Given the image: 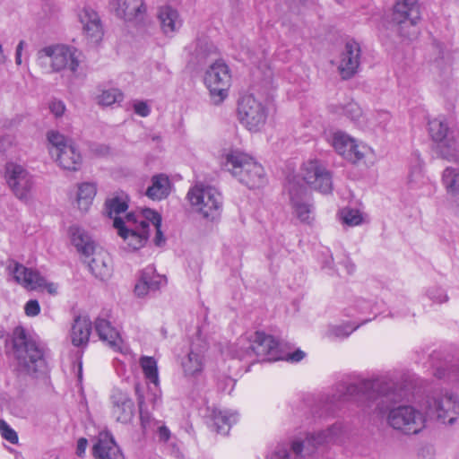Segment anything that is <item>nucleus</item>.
<instances>
[{
	"label": "nucleus",
	"mask_w": 459,
	"mask_h": 459,
	"mask_svg": "<svg viewBox=\"0 0 459 459\" xmlns=\"http://www.w3.org/2000/svg\"><path fill=\"white\" fill-rule=\"evenodd\" d=\"M49 109L52 114L56 117L63 116L65 110V106L63 101L58 100H53L49 103Z\"/></svg>",
	"instance_id": "nucleus-50"
},
{
	"label": "nucleus",
	"mask_w": 459,
	"mask_h": 459,
	"mask_svg": "<svg viewBox=\"0 0 459 459\" xmlns=\"http://www.w3.org/2000/svg\"><path fill=\"white\" fill-rule=\"evenodd\" d=\"M350 326H336L331 330V334L334 337L338 338H345L348 337L356 328Z\"/></svg>",
	"instance_id": "nucleus-49"
},
{
	"label": "nucleus",
	"mask_w": 459,
	"mask_h": 459,
	"mask_svg": "<svg viewBox=\"0 0 459 459\" xmlns=\"http://www.w3.org/2000/svg\"><path fill=\"white\" fill-rule=\"evenodd\" d=\"M91 255H92V258L88 262V268L91 274L100 281L108 279L112 273L108 255L104 251L96 252L94 250Z\"/></svg>",
	"instance_id": "nucleus-27"
},
{
	"label": "nucleus",
	"mask_w": 459,
	"mask_h": 459,
	"mask_svg": "<svg viewBox=\"0 0 459 459\" xmlns=\"http://www.w3.org/2000/svg\"><path fill=\"white\" fill-rule=\"evenodd\" d=\"M287 188L295 214L300 221L310 223L311 207L303 202V197L307 191L306 187L299 185L295 179H292L289 180Z\"/></svg>",
	"instance_id": "nucleus-21"
},
{
	"label": "nucleus",
	"mask_w": 459,
	"mask_h": 459,
	"mask_svg": "<svg viewBox=\"0 0 459 459\" xmlns=\"http://www.w3.org/2000/svg\"><path fill=\"white\" fill-rule=\"evenodd\" d=\"M96 459H124V455L108 433H100L92 448Z\"/></svg>",
	"instance_id": "nucleus-25"
},
{
	"label": "nucleus",
	"mask_w": 459,
	"mask_h": 459,
	"mask_svg": "<svg viewBox=\"0 0 459 459\" xmlns=\"http://www.w3.org/2000/svg\"><path fill=\"white\" fill-rule=\"evenodd\" d=\"M210 428L219 434L227 435L233 423L238 420V414L230 411L213 409L209 416Z\"/></svg>",
	"instance_id": "nucleus-28"
},
{
	"label": "nucleus",
	"mask_w": 459,
	"mask_h": 459,
	"mask_svg": "<svg viewBox=\"0 0 459 459\" xmlns=\"http://www.w3.org/2000/svg\"><path fill=\"white\" fill-rule=\"evenodd\" d=\"M112 415L117 421L123 424L131 422L134 415V403L128 394L114 389L111 394Z\"/></svg>",
	"instance_id": "nucleus-20"
},
{
	"label": "nucleus",
	"mask_w": 459,
	"mask_h": 459,
	"mask_svg": "<svg viewBox=\"0 0 459 459\" xmlns=\"http://www.w3.org/2000/svg\"><path fill=\"white\" fill-rule=\"evenodd\" d=\"M25 314L28 316H36L40 312V307L36 299L29 300L24 306Z\"/></svg>",
	"instance_id": "nucleus-47"
},
{
	"label": "nucleus",
	"mask_w": 459,
	"mask_h": 459,
	"mask_svg": "<svg viewBox=\"0 0 459 459\" xmlns=\"http://www.w3.org/2000/svg\"><path fill=\"white\" fill-rule=\"evenodd\" d=\"M435 376L437 378L447 377L450 381L459 384V363L451 366L448 371L445 368H437Z\"/></svg>",
	"instance_id": "nucleus-41"
},
{
	"label": "nucleus",
	"mask_w": 459,
	"mask_h": 459,
	"mask_svg": "<svg viewBox=\"0 0 459 459\" xmlns=\"http://www.w3.org/2000/svg\"><path fill=\"white\" fill-rule=\"evenodd\" d=\"M145 281L150 290L155 291L167 283V279L162 275L157 274L155 269L152 267V273H150L148 279H145Z\"/></svg>",
	"instance_id": "nucleus-43"
},
{
	"label": "nucleus",
	"mask_w": 459,
	"mask_h": 459,
	"mask_svg": "<svg viewBox=\"0 0 459 459\" xmlns=\"http://www.w3.org/2000/svg\"><path fill=\"white\" fill-rule=\"evenodd\" d=\"M226 166L239 182L249 188L260 187L266 183L264 168L247 153L231 151L226 155Z\"/></svg>",
	"instance_id": "nucleus-4"
},
{
	"label": "nucleus",
	"mask_w": 459,
	"mask_h": 459,
	"mask_svg": "<svg viewBox=\"0 0 459 459\" xmlns=\"http://www.w3.org/2000/svg\"><path fill=\"white\" fill-rule=\"evenodd\" d=\"M190 62L196 65L206 63L209 58L218 55L216 46L206 37H200L188 47Z\"/></svg>",
	"instance_id": "nucleus-24"
},
{
	"label": "nucleus",
	"mask_w": 459,
	"mask_h": 459,
	"mask_svg": "<svg viewBox=\"0 0 459 459\" xmlns=\"http://www.w3.org/2000/svg\"><path fill=\"white\" fill-rule=\"evenodd\" d=\"M345 115L353 121L359 119L361 116V110L356 103H349L344 108Z\"/></svg>",
	"instance_id": "nucleus-46"
},
{
	"label": "nucleus",
	"mask_w": 459,
	"mask_h": 459,
	"mask_svg": "<svg viewBox=\"0 0 459 459\" xmlns=\"http://www.w3.org/2000/svg\"><path fill=\"white\" fill-rule=\"evenodd\" d=\"M47 58L51 61L50 65L53 72L69 70L75 73L79 66L74 49L65 45L48 46L37 52V62L40 66L47 65Z\"/></svg>",
	"instance_id": "nucleus-11"
},
{
	"label": "nucleus",
	"mask_w": 459,
	"mask_h": 459,
	"mask_svg": "<svg viewBox=\"0 0 459 459\" xmlns=\"http://www.w3.org/2000/svg\"><path fill=\"white\" fill-rule=\"evenodd\" d=\"M95 330L101 341L107 342L114 351H120L121 338L109 321L104 318H97Z\"/></svg>",
	"instance_id": "nucleus-30"
},
{
	"label": "nucleus",
	"mask_w": 459,
	"mask_h": 459,
	"mask_svg": "<svg viewBox=\"0 0 459 459\" xmlns=\"http://www.w3.org/2000/svg\"><path fill=\"white\" fill-rule=\"evenodd\" d=\"M404 391L386 377L362 380L359 384H338L335 392L326 398V403L354 401L366 412L371 411L383 413L388 410L387 422L394 429L404 434H418L425 427V416L411 405H400L392 409L385 403H396L403 399Z\"/></svg>",
	"instance_id": "nucleus-1"
},
{
	"label": "nucleus",
	"mask_w": 459,
	"mask_h": 459,
	"mask_svg": "<svg viewBox=\"0 0 459 459\" xmlns=\"http://www.w3.org/2000/svg\"><path fill=\"white\" fill-rule=\"evenodd\" d=\"M171 188L169 177L165 174H157L152 177L151 186L146 189L145 195L152 200L166 198Z\"/></svg>",
	"instance_id": "nucleus-32"
},
{
	"label": "nucleus",
	"mask_w": 459,
	"mask_h": 459,
	"mask_svg": "<svg viewBox=\"0 0 459 459\" xmlns=\"http://www.w3.org/2000/svg\"><path fill=\"white\" fill-rule=\"evenodd\" d=\"M230 79L229 67L221 61H216L207 70L204 83L215 103L221 102L228 96Z\"/></svg>",
	"instance_id": "nucleus-13"
},
{
	"label": "nucleus",
	"mask_w": 459,
	"mask_h": 459,
	"mask_svg": "<svg viewBox=\"0 0 459 459\" xmlns=\"http://www.w3.org/2000/svg\"><path fill=\"white\" fill-rule=\"evenodd\" d=\"M0 433L10 443L16 444L18 442L17 433L3 420H0Z\"/></svg>",
	"instance_id": "nucleus-45"
},
{
	"label": "nucleus",
	"mask_w": 459,
	"mask_h": 459,
	"mask_svg": "<svg viewBox=\"0 0 459 459\" xmlns=\"http://www.w3.org/2000/svg\"><path fill=\"white\" fill-rule=\"evenodd\" d=\"M91 322L87 316H76L71 329V340L74 346H83L89 342Z\"/></svg>",
	"instance_id": "nucleus-31"
},
{
	"label": "nucleus",
	"mask_w": 459,
	"mask_h": 459,
	"mask_svg": "<svg viewBox=\"0 0 459 459\" xmlns=\"http://www.w3.org/2000/svg\"><path fill=\"white\" fill-rule=\"evenodd\" d=\"M182 367L186 376L197 377L204 369L203 353L192 349L183 360Z\"/></svg>",
	"instance_id": "nucleus-33"
},
{
	"label": "nucleus",
	"mask_w": 459,
	"mask_h": 459,
	"mask_svg": "<svg viewBox=\"0 0 459 459\" xmlns=\"http://www.w3.org/2000/svg\"><path fill=\"white\" fill-rule=\"evenodd\" d=\"M4 178L8 186L20 200H28L34 187L32 175L22 165L8 162L5 165Z\"/></svg>",
	"instance_id": "nucleus-14"
},
{
	"label": "nucleus",
	"mask_w": 459,
	"mask_h": 459,
	"mask_svg": "<svg viewBox=\"0 0 459 459\" xmlns=\"http://www.w3.org/2000/svg\"><path fill=\"white\" fill-rule=\"evenodd\" d=\"M135 393L137 394L138 399L141 424L143 429H146L150 425L151 416L149 412L143 409L144 400L143 395L140 394V389L138 385L135 386Z\"/></svg>",
	"instance_id": "nucleus-44"
},
{
	"label": "nucleus",
	"mask_w": 459,
	"mask_h": 459,
	"mask_svg": "<svg viewBox=\"0 0 459 459\" xmlns=\"http://www.w3.org/2000/svg\"><path fill=\"white\" fill-rule=\"evenodd\" d=\"M49 152L58 165L66 170L76 171L82 165V155L71 140L56 131L48 134Z\"/></svg>",
	"instance_id": "nucleus-10"
},
{
	"label": "nucleus",
	"mask_w": 459,
	"mask_h": 459,
	"mask_svg": "<svg viewBox=\"0 0 459 459\" xmlns=\"http://www.w3.org/2000/svg\"><path fill=\"white\" fill-rule=\"evenodd\" d=\"M157 19L160 30L166 36H172L178 32L183 24L178 11L169 4L161 5L157 10Z\"/></svg>",
	"instance_id": "nucleus-23"
},
{
	"label": "nucleus",
	"mask_w": 459,
	"mask_h": 459,
	"mask_svg": "<svg viewBox=\"0 0 459 459\" xmlns=\"http://www.w3.org/2000/svg\"><path fill=\"white\" fill-rule=\"evenodd\" d=\"M193 210L203 218L214 221L222 209V196L214 187L202 183L191 187L186 195Z\"/></svg>",
	"instance_id": "nucleus-7"
},
{
	"label": "nucleus",
	"mask_w": 459,
	"mask_h": 459,
	"mask_svg": "<svg viewBox=\"0 0 459 459\" xmlns=\"http://www.w3.org/2000/svg\"><path fill=\"white\" fill-rule=\"evenodd\" d=\"M332 145L338 154L354 164L360 162L372 152L368 146L357 143L354 138L342 131L333 134Z\"/></svg>",
	"instance_id": "nucleus-17"
},
{
	"label": "nucleus",
	"mask_w": 459,
	"mask_h": 459,
	"mask_svg": "<svg viewBox=\"0 0 459 459\" xmlns=\"http://www.w3.org/2000/svg\"><path fill=\"white\" fill-rule=\"evenodd\" d=\"M79 19L86 36L94 42L100 41L103 31L98 13L91 8H83L79 13Z\"/></svg>",
	"instance_id": "nucleus-26"
},
{
	"label": "nucleus",
	"mask_w": 459,
	"mask_h": 459,
	"mask_svg": "<svg viewBox=\"0 0 459 459\" xmlns=\"http://www.w3.org/2000/svg\"><path fill=\"white\" fill-rule=\"evenodd\" d=\"M114 8L117 17L136 28L143 29L151 23L144 0H115Z\"/></svg>",
	"instance_id": "nucleus-15"
},
{
	"label": "nucleus",
	"mask_w": 459,
	"mask_h": 459,
	"mask_svg": "<svg viewBox=\"0 0 459 459\" xmlns=\"http://www.w3.org/2000/svg\"><path fill=\"white\" fill-rule=\"evenodd\" d=\"M300 174L303 180L315 190L323 194H328L332 191L331 173L319 160H309L304 162Z\"/></svg>",
	"instance_id": "nucleus-16"
},
{
	"label": "nucleus",
	"mask_w": 459,
	"mask_h": 459,
	"mask_svg": "<svg viewBox=\"0 0 459 459\" xmlns=\"http://www.w3.org/2000/svg\"><path fill=\"white\" fill-rule=\"evenodd\" d=\"M428 130L437 143L440 155L447 160L459 162V132L448 126L446 118L437 117L429 120Z\"/></svg>",
	"instance_id": "nucleus-6"
},
{
	"label": "nucleus",
	"mask_w": 459,
	"mask_h": 459,
	"mask_svg": "<svg viewBox=\"0 0 459 459\" xmlns=\"http://www.w3.org/2000/svg\"><path fill=\"white\" fill-rule=\"evenodd\" d=\"M124 95L117 88H108L100 90V93L96 96V101L100 106H111L123 100Z\"/></svg>",
	"instance_id": "nucleus-36"
},
{
	"label": "nucleus",
	"mask_w": 459,
	"mask_h": 459,
	"mask_svg": "<svg viewBox=\"0 0 459 459\" xmlns=\"http://www.w3.org/2000/svg\"><path fill=\"white\" fill-rule=\"evenodd\" d=\"M426 413L452 424L459 414V401L456 395L445 389H435L426 399Z\"/></svg>",
	"instance_id": "nucleus-9"
},
{
	"label": "nucleus",
	"mask_w": 459,
	"mask_h": 459,
	"mask_svg": "<svg viewBox=\"0 0 459 459\" xmlns=\"http://www.w3.org/2000/svg\"><path fill=\"white\" fill-rule=\"evenodd\" d=\"M340 433L341 428L339 426L333 425L325 430L320 431L316 434H310L304 442L294 441L291 445V449L296 455H299L306 446H312L316 447L324 444L335 442Z\"/></svg>",
	"instance_id": "nucleus-22"
},
{
	"label": "nucleus",
	"mask_w": 459,
	"mask_h": 459,
	"mask_svg": "<svg viewBox=\"0 0 459 459\" xmlns=\"http://www.w3.org/2000/svg\"><path fill=\"white\" fill-rule=\"evenodd\" d=\"M420 20V10L418 0H395L392 21L398 25L402 37L412 39L420 30L417 27Z\"/></svg>",
	"instance_id": "nucleus-8"
},
{
	"label": "nucleus",
	"mask_w": 459,
	"mask_h": 459,
	"mask_svg": "<svg viewBox=\"0 0 459 459\" xmlns=\"http://www.w3.org/2000/svg\"><path fill=\"white\" fill-rule=\"evenodd\" d=\"M390 114L386 111H378L373 114L368 119L369 126L372 127L385 128L390 120Z\"/></svg>",
	"instance_id": "nucleus-42"
},
{
	"label": "nucleus",
	"mask_w": 459,
	"mask_h": 459,
	"mask_svg": "<svg viewBox=\"0 0 459 459\" xmlns=\"http://www.w3.org/2000/svg\"><path fill=\"white\" fill-rule=\"evenodd\" d=\"M88 441L84 437H81L77 442L76 454L78 456H82L86 450Z\"/></svg>",
	"instance_id": "nucleus-54"
},
{
	"label": "nucleus",
	"mask_w": 459,
	"mask_h": 459,
	"mask_svg": "<svg viewBox=\"0 0 459 459\" xmlns=\"http://www.w3.org/2000/svg\"><path fill=\"white\" fill-rule=\"evenodd\" d=\"M134 110L137 115L143 117H147L151 112L150 107L144 101L134 102Z\"/></svg>",
	"instance_id": "nucleus-52"
},
{
	"label": "nucleus",
	"mask_w": 459,
	"mask_h": 459,
	"mask_svg": "<svg viewBox=\"0 0 459 459\" xmlns=\"http://www.w3.org/2000/svg\"><path fill=\"white\" fill-rule=\"evenodd\" d=\"M429 298L437 303H443L447 300V296L442 289L437 288L429 290Z\"/></svg>",
	"instance_id": "nucleus-51"
},
{
	"label": "nucleus",
	"mask_w": 459,
	"mask_h": 459,
	"mask_svg": "<svg viewBox=\"0 0 459 459\" xmlns=\"http://www.w3.org/2000/svg\"><path fill=\"white\" fill-rule=\"evenodd\" d=\"M97 193L95 184L85 182L78 186L77 205L82 211H88Z\"/></svg>",
	"instance_id": "nucleus-34"
},
{
	"label": "nucleus",
	"mask_w": 459,
	"mask_h": 459,
	"mask_svg": "<svg viewBox=\"0 0 459 459\" xmlns=\"http://www.w3.org/2000/svg\"><path fill=\"white\" fill-rule=\"evenodd\" d=\"M238 117L249 131H259L267 119V110L253 95L241 98L238 108Z\"/></svg>",
	"instance_id": "nucleus-12"
},
{
	"label": "nucleus",
	"mask_w": 459,
	"mask_h": 459,
	"mask_svg": "<svg viewBox=\"0 0 459 459\" xmlns=\"http://www.w3.org/2000/svg\"><path fill=\"white\" fill-rule=\"evenodd\" d=\"M7 60V57L4 54V50H3V47L2 45L0 44V65H3L6 62Z\"/></svg>",
	"instance_id": "nucleus-57"
},
{
	"label": "nucleus",
	"mask_w": 459,
	"mask_h": 459,
	"mask_svg": "<svg viewBox=\"0 0 459 459\" xmlns=\"http://www.w3.org/2000/svg\"><path fill=\"white\" fill-rule=\"evenodd\" d=\"M360 62V45L353 39L348 40L340 55L338 71L341 77L343 80L353 77L359 71Z\"/></svg>",
	"instance_id": "nucleus-19"
},
{
	"label": "nucleus",
	"mask_w": 459,
	"mask_h": 459,
	"mask_svg": "<svg viewBox=\"0 0 459 459\" xmlns=\"http://www.w3.org/2000/svg\"><path fill=\"white\" fill-rule=\"evenodd\" d=\"M69 235L73 245L79 253L86 257L93 254L96 247L95 242L83 229L77 225H73L69 228Z\"/></svg>",
	"instance_id": "nucleus-29"
},
{
	"label": "nucleus",
	"mask_w": 459,
	"mask_h": 459,
	"mask_svg": "<svg viewBox=\"0 0 459 459\" xmlns=\"http://www.w3.org/2000/svg\"><path fill=\"white\" fill-rule=\"evenodd\" d=\"M141 366L146 378L156 385L158 383V368L156 360L152 357H143L141 359Z\"/></svg>",
	"instance_id": "nucleus-38"
},
{
	"label": "nucleus",
	"mask_w": 459,
	"mask_h": 459,
	"mask_svg": "<svg viewBox=\"0 0 459 459\" xmlns=\"http://www.w3.org/2000/svg\"><path fill=\"white\" fill-rule=\"evenodd\" d=\"M268 459H290V451L284 445L278 446L276 449L268 456Z\"/></svg>",
	"instance_id": "nucleus-48"
},
{
	"label": "nucleus",
	"mask_w": 459,
	"mask_h": 459,
	"mask_svg": "<svg viewBox=\"0 0 459 459\" xmlns=\"http://www.w3.org/2000/svg\"><path fill=\"white\" fill-rule=\"evenodd\" d=\"M159 437L160 440L167 441L169 440L170 437V432L168 428L166 427H160L159 428Z\"/></svg>",
	"instance_id": "nucleus-55"
},
{
	"label": "nucleus",
	"mask_w": 459,
	"mask_h": 459,
	"mask_svg": "<svg viewBox=\"0 0 459 459\" xmlns=\"http://www.w3.org/2000/svg\"><path fill=\"white\" fill-rule=\"evenodd\" d=\"M12 343L20 370L35 377L47 372L48 365L44 348L29 335L23 327L14 328Z\"/></svg>",
	"instance_id": "nucleus-3"
},
{
	"label": "nucleus",
	"mask_w": 459,
	"mask_h": 459,
	"mask_svg": "<svg viewBox=\"0 0 459 459\" xmlns=\"http://www.w3.org/2000/svg\"><path fill=\"white\" fill-rule=\"evenodd\" d=\"M347 271L349 273H353L354 271V265L353 264H350L348 267H347Z\"/></svg>",
	"instance_id": "nucleus-60"
},
{
	"label": "nucleus",
	"mask_w": 459,
	"mask_h": 459,
	"mask_svg": "<svg viewBox=\"0 0 459 459\" xmlns=\"http://www.w3.org/2000/svg\"><path fill=\"white\" fill-rule=\"evenodd\" d=\"M442 182L447 192L452 194L459 192V171L456 169L446 168L442 175Z\"/></svg>",
	"instance_id": "nucleus-37"
},
{
	"label": "nucleus",
	"mask_w": 459,
	"mask_h": 459,
	"mask_svg": "<svg viewBox=\"0 0 459 459\" xmlns=\"http://www.w3.org/2000/svg\"><path fill=\"white\" fill-rule=\"evenodd\" d=\"M341 219L348 226H358L363 220L359 210L351 208H345L341 212Z\"/></svg>",
	"instance_id": "nucleus-39"
},
{
	"label": "nucleus",
	"mask_w": 459,
	"mask_h": 459,
	"mask_svg": "<svg viewBox=\"0 0 459 459\" xmlns=\"http://www.w3.org/2000/svg\"><path fill=\"white\" fill-rule=\"evenodd\" d=\"M248 345L245 347L244 339L238 344L240 359H251L252 361H275L283 359L278 341L272 335L257 331L247 339Z\"/></svg>",
	"instance_id": "nucleus-5"
},
{
	"label": "nucleus",
	"mask_w": 459,
	"mask_h": 459,
	"mask_svg": "<svg viewBox=\"0 0 459 459\" xmlns=\"http://www.w3.org/2000/svg\"><path fill=\"white\" fill-rule=\"evenodd\" d=\"M150 273H152L151 266L146 267L142 271L139 281L134 287V293L138 297H143L147 295L150 291H152L148 287L147 282L145 281V279L149 278Z\"/></svg>",
	"instance_id": "nucleus-40"
},
{
	"label": "nucleus",
	"mask_w": 459,
	"mask_h": 459,
	"mask_svg": "<svg viewBox=\"0 0 459 459\" xmlns=\"http://www.w3.org/2000/svg\"><path fill=\"white\" fill-rule=\"evenodd\" d=\"M14 280L23 287L30 290L44 288L49 294L57 293V285L47 281L37 272L22 264L13 262L8 266Z\"/></svg>",
	"instance_id": "nucleus-18"
},
{
	"label": "nucleus",
	"mask_w": 459,
	"mask_h": 459,
	"mask_svg": "<svg viewBox=\"0 0 459 459\" xmlns=\"http://www.w3.org/2000/svg\"><path fill=\"white\" fill-rule=\"evenodd\" d=\"M11 144L7 137H0V152H4Z\"/></svg>",
	"instance_id": "nucleus-56"
},
{
	"label": "nucleus",
	"mask_w": 459,
	"mask_h": 459,
	"mask_svg": "<svg viewBox=\"0 0 459 459\" xmlns=\"http://www.w3.org/2000/svg\"><path fill=\"white\" fill-rule=\"evenodd\" d=\"M150 222L156 231L154 243L160 247L165 243V238L160 230L161 217L151 209H145L140 215L128 213L125 219L116 218L115 228L118 235L127 242L128 247L135 250L142 247L147 241Z\"/></svg>",
	"instance_id": "nucleus-2"
},
{
	"label": "nucleus",
	"mask_w": 459,
	"mask_h": 459,
	"mask_svg": "<svg viewBox=\"0 0 459 459\" xmlns=\"http://www.w3.org/2000/svg\"><path fill=\"white\" fill-rule=\"evenodd\" d=\"M26 45H27V44H26V42H25L24 40H21V41L18 43L17 47H16V51H18V52H22V50H23V48H24V47H25Z\"/></svg>",
	"instance_id": "nucleus-59"
},
{
	"label": "nucleus",
	"mask_w": 459,
	"mask_h": 459,
	"mask_svg": "<svg viewBox=\"0 0 459 459\" xmlns=\"http://www.w3.org/2000/svg\"><path fill=\"white\" fill-rule=\"evenodd\" d=\"M128 197L125 194H121L116 196H113L106 201V212L110 218L117 217V214L124 212L128 208Z\"/></svg>",
	"instance_id": "nucleus-35"
},
{
	"label": "nucleus",
	"mask_w": 459,
	"mask_h": 459,
	"mask_svg": "<svg viewBox=\"0 0 459 459\" xmlns=\"http://www.w3.org/2000/svg\"><path fill=\"white\" fill-rule=\"evenodd\" d=\"M22 52H18V51H15V63L17 65H22Z\"/></svg>",
	"instance_id": "nucleus-58"
},
{
	"label": "nucleus",
	"mask_w": 459,
	"mask_h": 459,
	"mask_svg": "<svg viewBox=\"0 0 459 459\" xmlns=\"http://www.w3.org/2000/svg\"><path fill=\"white\" fill-rule=\"evenodd\" d=\"M281 356L283 357L282 359L291 362H299L305 357V352L300 350H297L296 351L287 355L281 353Z\"/></svg>",
	"instance_id": "nucleus-53"
}]
</instances>
